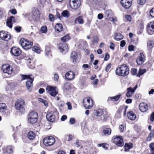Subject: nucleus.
<instances>
[{
    "instance_id": "1",
    "label": "nucleus",
    "mask_w": 154,
    "mask_h": 154,
    "mask_svg": "<svg viewBox=\"0 0 154 154\" xmlns=\"http://www.w3.org/2000/svg\"><path fill=\"white\" fill-rule=\"evenodd\" d=\"M116 73L118 75L125 76L129 73V68L127 65L123 64L116 69Z\"/></svg>"
},
{
    "instance_id": "2",
    "label": "nucleus",
    "mask_w": 154,
    "mask_h": 154,
    "mask_svg": "<svg viewBox=\"0 0 154 154\" xmlns=\"http://www.w3.org/2000/svg\"><path fill=\"white\" fill-rule=\"evenodd\" d=\"M38 117V114L36 112H31L29 113L28 116V122L30 124H34L37 121Z\"/></svg>"
},
{
    "instance_id": "3",
    "label": "nucleus",
    "mask_w": 154,
    "mask_h": 154,
    "mask_svg": "<svg viewBox=\"0 0 154 154\" xmlns=\"http://www.w3.org/2000/svg\"><path fill=\"white\" fill-rule=\"evenodd\" d=\"M20 43L22 47L25 50L30 48L32 45V42L23 38L20 39Z\"/></svg>"
},
{
    "instance_id": "4",
    "label": "nucleus",
    "mask_w": 154,
    "mask_h": 154,
    "mask_svg": "<svg viewBox=\"0 0 154 154\" xmlns=\"http://www.w3.org/2000/svg\"><path fill=\"white\" fill-rule=\"evenodd\" d=\"M21 80H24L29 79V80L27 81L26 83V86L28 89H29L32 87V82L34 80V78H31L30 77V75H21Z\"/></svg>"
},
{
    "instance_id": "5",
    "label": "nucleus",
    "mask_w": 154,
    "mask_h": 154,
    "mask_svg": "<svg viewBox=\"0 0 154 154\" xmlns=\"http://www.w3.org/2000/svg\"><path fill=\"white\" fill-rule=\"evenodd\" d=\"M44 144L46 146L53 145L55 142L54 138L51 136L45 137L43 140Z\"/></svg>"
},
{
    "instance_id": "6",
    "label": "nucleus",
    "mask_w": 154,
    "mask_h": 154,
    "mask_svg": "<svg viewBox=\"0 0 154 154\" xmlns=\"http://www.w3.org/2000/svg\"><path fill=\"white\" fill-rule=\"evenodd\" d=\"M83 104L86 109H91L93 105L92 99L90 97H86L83 100Z\"/></svg>"
},
{
    "instance_id": "7",
    "label": "nucleus",
    "mask_w": 154,
    "mask_h": 154,
    "mask_svg": "<svg viewBox=\"0 0 154 154\" xmlns=\"http://www.w3.org/2000/svg\"><path fill=\"white\" fill-rule=\"evenodd\" d=\"M103 112L102 109H95L94 111V115L95 118L98 121L102 120V116H103Z\"/></svg>"
},
{
    "instance_id": "8",
    "label": "nucleus",
    "mask_w": 154,
    "mask_h": 154,
    "mask_svg": "<svg viewBox=\"0 0 154 154\" xmlns=\"http://www.w3.org/2000/svg\"><path fill=\"white\" fill-rule=\"evenodd\" d=\"M113 142L118 146H123L124 143L122 136H116L114 137Z\"/></svg>"
},
{
    "instance_id": "9",
    "label": "nucleus",
    "mask_w": 154,
    "mask_h": 154,
    "mask_svg": "<svg viewBox=\"0 0 154 154\" xmlns=\"http://www.w3.org/2000/svg\"><path fill=\"white\" fill-rule=\"evenodd\" d=\"M56 87H53L51 86H48L46 87V91L50 95L55 97L57 93L56 91Z\"/></svg>"
},
{
    "instance_id": "10",
    "label": "nucleus",
    "mask_w": 154,
    "mask_h": 154,
    "mask_svg": "<svg viewBox=\"0 0 154 154\" xmlns=\"http://www.w3.org/2000/svg\"><path fill=\"white\" fill-rule=\"evenodd\" d=\"M80 0H70L69 5L71 8L76 9L78 8L80 5Z\"/></svg>"
},
{
    "instance_id": "11",
    "label": "nucleus",
    "mask_w": 154,
    "mask_h": 154,
    "mask_svg": "<svg viewBox=\"0 0 154 154\" xmlns=\"http://www.w3.org/2000/svg\"><path fill=\"white\" fill-rule=\"evenodd\" d=\"M2 69L4 72L8 74H11L13 71L12 67L8 64H4L2 66Z\"/></svg>"
},
{
    "instance_id": "12",
    "label": "nucleus",
    "mask_w": 154,
    "mask_h": 154,
    "mask_svg": "<svg viewBox=\"0 0 154 154\" xmlns=\"http://www.w3.org/2000/svg\"><path fill=\"white\" fill-rule=\"evenodd\" d=\"M24 100L23 99H18L15 103V107L17 109L21 111L23 110Z\"/></svg>"
},
{
    "instance_id": "13",
    "label": "nucleus",
    "mask_w": 154,
    "mask_h": 154,
    "mask_svg": "<svg viewBox=\"0 0 154 154\" xmlns=\"http://www.w3.org/2000/svg\"><path fill=\"white\" fill-rule=\"evenodd\" d=\"M0 38L3 40L7 41L10 39L11 36L8 32L1 31L0 32Z\"/></svg>"
},
{
    "instance_id": "14",
    "label": "nucleus",
    "mask_w": 154,
    "mask_h": 154,
    "mask_svg": "<svg viewBox=\"0 0 154 154\" xmlns=\"http://www.w3.org/2000/svg\"><path fill=\"white\" fill-rule=\"evenodd\" d=\"M10 52L12 55L17 57L21 54V51L18 48L14 47L11 48Z\"/></svg>"
},
{
    "instance_id": "15",
    "label": "nucleus",
    "mask_w": 154,
    "mask_h": 154,
    "mask_svg": "<svg viewBox=\"0 0 154 154\" xmlns=\"http://www.w3.org/2000/svg\"><path fill=\"white\" fill-rule=\"evenodd\" d=\"M14 147L11 146H8L2 148L3 153L5 154H11L13 153Z\"/></svg>"
},
{
    "instance_id": "16",
    "label": "nucleus",
    "mask_w": 154,
    "mask_h": 154,
    "mask_svg": "<svg viewBox=\"0 0 154 154\" xmlns=\"http://www.w3.org/2000/svg\"><path fill=\"white\" fill-rule=\"evenodd\" d=\"M59 49L60 51L63 54L66 53L68 51V46L65 43L59 45Z\"/></svg>"
},
{
    "instance_id": "17",
    "label": "nucleus",
    "mask_w": 154,
    "mask_h": 154,
    "mask_svg": "<svg viewBox=\"0 0 154 154\" xmlns=\"http://www.w3.org/2000/svg\"><path fill=\"white\" fill-rule=\"evenodd\" d=\"M147 31L149 34H152L154 33V22H151L148 23Z\"/></svg>"
},
{
    "instance_id": "18",
    "label": "nucleus",
    "mask_w": 154,
    "mask_h": 154,
    "mask_svg": "<svg viewBox=\"0 0 154 154\" xmlns=\"http://www.w3.org/2000/svg\"><path fill=\"white\" fill-rule=\"evenodd\" d=\"M131 0H121V3L125 8H129L131 5Z\"/></svg>"
},
{
    "instance_id": "19",
    "label": "nucleus",
    "mask_w": 154,
    "mask_h": 154,
    "mask_svg": "<svg viewBox=\"0 0 154 154\" xmlns=\"http://www.w3.org/2000/svg\"><path fill=\"white\" fill-rule=\"evenodd\" d=\"M145 57L143 53H141L136 60V62L138 65H140L144 62Z\"/></svg>"
},
{
    "instance_id": "20",
    "label": "nucleus",
    "mask_w": 154,
    "mask_h": 154,
    "mask_svg": "<svg viewBox=\"0 0 154 154\" xmlns=\"http://www.w3.org/2000/svg\"><path fill=\"white\" fill-rule=\"evenodd\" d=\"M15 22V18L13 16H11L8 18L7 20L6 25L7 26L11 28L12 26L13 23Z\"/></svg>"
},
{
    "instance_id": "21",
    "label": "nucleus",
    "mask_w": 154,
    "mask_h": 154,
    "mask_svg": "<svg viewBox=\"0 0 154 154\" xmlns=\"http://www.w3.org/2000/svg\"><path fill=\"white\" fill-rule=\"evenodd\" d=\"M139 108L141 112H146L148 110V106L146 103H142L140 104Z\"/></svg>"
},
{
    "instance_id": "22",
    "label": "nucleus",
    "mask_w": 154,
    "mask_h": 154,
    "mask_svg": "<svg viewBox=\"0 0 154 154\" xmlns=\"http://www.w3.org/2000/svg\"><path fill=\"white\" fill-rule=\"evenodd\" d=\"M75 76V74L72 71H69L66 73L65 78L68 80H71L73 79Z\"/></svg>"
},
{
    "instance_id": "23",
    "label": "nucleus",
    "mask_w": 154,
    "mask_h": 154,
    "mask_svg": "<svg viewBox=\"0 0 154 154\" xmlns=\"http://www.w3.org/2000/svg\"><path fill=\"white\" fill-rule=\"evenodd\" d=\"M77 58L78 55L77 53L75 51L72 52L70 58V60L73 63H75L76 62Z\"/></svg>"
},
{
    "instance_id": "24",
    "label": "nucleus",
    "mask_w": 154,
    "mask_h": 154,
    "mask_svg": "<svg viewBox=\"0 0 154 154\" xmlns=\"http://www.w3.org/2000/svg\"><path fill=\"white\" fill-rule=\"evenodd\" d=\"M46 117L48 121L51 122L54 121L55 119L54 115L51 112L48 113L46 115Z\"/></svg>"
},
{
    "instance_id": "25",
    "label": "nucleus",
    "mask_w": 154,
    "mask_h": 154,
    "mask_svg": "<svg viewBox=\"0 0 154 154\" xmlns=\"http://www.w3.org/2000/svg\"><path fill=\"white\" fill-rule=\"evenodd\" d=\"M127 92L126 94V96L128 97H131L134 92L133 91L132 88L131 87H129L127 89Z\"/></svg>"
},
{
    "instance_id": "26",
    "label": "nucleus",
    "mask_w": 154,
    "mask_h": 154,
    "mask_svg": "<svg viewBox=\"0 0 154 154\" xmlns=\"http://www.w3.org/2000/svg\"><path fill=\"white\" fill-rule=\"evenodd\" d=\"M128 118L131 120H134L136 118V116L133 112L130 111L127 112Z\"/></svg>"
},
{
    "instance_id": "27",
    "label": "nucleus",
    "mask_w": 154,
    "mask_h": 154,
    "mask_svg": "<svg viewBox=\"0 0 154 154\" xmlns=\"http://www.w3.org/2000/svg\"><path fill=\"white\" fill-rule=\"evenodd\" d=\"M45 55L48 58H51L52 57L50 49L48 46H46L45 49Z\"/></svg>"
},
{
    "instance_id": "28",
    "label": "nucleus",
    "mask_w": 154,
    "mask_h": 154,
    "mask_svg": "<svg viewBox=\"0 0 154 154\" xmlns=\"http://www.w3.org/2000/svg\"><path fill=\"white\" fill-rule=\"evenodd\" d=\"M7 109V106L5 103H0V112L3 113Z\"/></svg>"
},
{
    "instance_id": "29",
    "label": "nucleus",
    "mask_w": 154,
    "mask_h": 154,
    "mask_svg": "<svg viewBox=\"0 0 154 154\" xmlns=\"http://www.w3.org/2000/svg\"><path fill=\"white\" fill-rule=\"evenodd\" d=\"M36 136L35 134L32 131H29L27 134L28 138L31 140H33Z\"/></svg>"
},
{
    "instance_id": "30",
    "label": "nucleus",
    "mask_w": 154,
    "mask_h": 154,
    "mask_svg": "<svg viewBox=\"0 0 154 154\" xmlns=\"http://www.w3.org/2000/svg\"><path fill=\"white\" fill-rule=\"evenodd\" d=\"M111 133V130L109 128H106L103 131L102 134L104 135L108 136L110 135Z\"/></svg>"
},
{
    "instance_id": "31",
    "label": "nucleus",
    "mask_w": 154,
    "mask_h": 154,
    "mask_svg": "<svg viewBox=\"0 0 154 154\" xmlns=\"http://www.w3.org/2000/svg\"><path fill=\"white\" fill-rule=\"evenodd\" d=\"M133 145L132 143H126L124 146L125 150L126 152H128L129 149L133 147Z\"/></svg>"
},
{
    "instance_id": "32",
    "label": "nucleus",
    "mask_w": 154,
    "mask_h": 154,
    "mask_svg": "<svg viewBox=\"0 0 154 154\" xmlns=\"http://www.w3.org/2000/svg\"><path fill=\"white\" fill-rule=\"evenodd\" d=\"M115 39L117 41H119L123 38V36L120 33H116L115 35Z\"/></svg>"
},
{
    "instance_id": "33",
    "label": "nucleus",
    "mask_w": 154,
    "mask_h": 154,
    "mask_svg": "<svg viewBox=\"0 0 154 154\" xmlns=\"http://www.w3.org/2000/svg\"><path fill=\"white\" fill-rule=\"evenodd\" d=\"M154 137V130L153 129L151 131L149 134L148 137L146 138L147 141H150L151 140L152 137Z\"/></svg>"
},
{
    "instance_id": "34",
    "label": "nucleus",
    "mask_w": 154,
    "mask_h": 154,
    "mask_svg": "<svg viewBox=\"0 0 154 154\" xmlns=\"http://www.w3.org/2000/svg\"><path fill=\"white\" fill-rule=\"evenodd\" d=\"M71 84L69 83H65L63 86L64 91H69L71 88Z\"/></svg>"
},
{
    "instance_id": "35",
    "label": "nucleus",
    "mask_w": 154,
    "mask_h": 154,
    "mask_svg": "<svg viewBox=\"0 0 154 154\" xmlns=\"http://www.w3.org/2000/svg\"><path fill=\"white\" fill-rule=\"evenodd\" d=\"M147 47L149 49H152L154 46V42L152 41H149L148 42Z\"/></svg>"
},
{
    "instance_id": "36",
    "label": "nucleus",
    "mask_w": 154,
    "mask_h": 154,
    "mask_svg": "<svg viewBox=\"0 0 154 154\" xmlns=\"http://www.w3.org/2000/svg\"><path fill=\"white\" fill-rule=\"evenodd\" d=\"M70 39V37L68 35H66L61 38V40L63 42L68 41Z\"/></svg>"
},
{
    "instance_id": "37",
    "label": "nucleus",
    "mask_w": 154,
    "mask_h": 154,
    "mask_svg": "<svg viewBox=\"0 0 154 154\" xmlns=\"http://www.w3.org/2000/svg\"><path fill=\"white\" fill-rule=\"evenodd\" d=\"M62 16L66 17H68L69 16V11L67 10H64L62 13Z\"/></svg>"
},
{
    "instance_id": "38",
    "label": "nucleus",
    "mask_w": 154,
    "mask_h": 154,
    "mask_svg": "<svg viewBox=\"0 0 154 154\" xmlns=\"http://www.w3.org/2000/svg\"><path fill=\"white\" fill-rule=\"evenodd\" d=\"M75 23H78L80 24H82L83 23V20L80 17H78L75 20Z\"/></svg>"
},
{
    "instance_id": "39",
    "label": "nucleus",
    "mask_w": 154,
    "mask_h": 154,
    "mask_svg": "<svg viewBox=\"0 0 154 154\" xmlns=\"http://www.w3.org/2000/svg\"><path fill=\"white\" fill-rule=\"evenodd\" d=\"M146 72V69H140L139 71V73L137 75V76L140 77V76Z\"/></svg>"
},
{
    "instance_id": "40",
    "label": "nucleus",
    "mask_w": 154,
    "mask_h": 154,
    "mask_svg": "<svg viewBox=\"0 0 154 154\" xmlns=\"http://www.w3.org/2000/svg\"><path fill=\"white\" fill-rule=\"evenodd\" d=\"M32 50L33 51H35L37 53H39L40 51V49L37 46H35L33 47L32 48Z\"/></svg>"
},
{
    "instance_id": "41",
    "label": "nucleus",
    "mask_w": 154,
    "mask_h": 154,
    "mask_svg": "<svg viewBox=\"0 0 154 154\" xmlns=\"http://www.w3.org/2000/svg\"><path fill=\"white\" fill-rule=\"evenodd\" d=\"M121 95H118L115 97H110V99L113 100L114 101H117L118 100L120 97Z\"/></svg>"
},
{
    "instance_id": "42",
    "label": "nucleus",
    "mask_w": 154,
    "mask_h": 154,
    "mask_svg": "<svg viewBox=\"0 0 154 154\" xmlns=\"http://www.w3.org/2000/svg\"><path fill=\"white\" fill-rule=\"evenodd\" d=\"M40 31L42 33H46L47 31V29L46 26H42L41 28Z\"/></svg>"
},
{
    "instance_id": "43",
    "label": "nucleus",
    "mask_w": 154,
    "mask_h": 154,
    "mask_svg": "<svg viewBox=\"0 0 154 154\" xmlns=\"http://www.w3.org/2000/svg\"><path fill=\"white\" fill-rule=\"evenodd\" d=\"M75 144L77 147H80V149L82 148V146L79 140H77L75 143Z\"/></svg>"
},
{
    "instance_id": "44",
    "label": "nucleus",
    "mask_w": 154,
    "mask_h": 154,
    "mask_svg": "<svg viewBox=\"0 0 154 154\" xmlns=\"http://www.w3.org/2000/svg\"><path fill=\"white\" fill-rule=\"evenodd\" d=\"M38 100L39 101L41 102H42V103H43L45 106H48V103L46 101L41 98H38Z\"/></svg>"
},
{
    "instance_id": "45",
    "label": "nucleus",
    "mask_w": 154,
    "mask_h": 154,
    "mask_svg": "<svg viewBox=\"0 0 154 154\" xmlns=\"http://www.w3.org/2000/svg\"><path fill=\"white\" fill-rule=\"evenodd\" d=\"M49 19L50 21L51 22H54L55 20V18L54 16L51 14H50L48 16Z\"/></svg>"
},
{
    "instance_id": "46",
    "label": "nucleus",
    "mask_w": 154,
    "mask_h": 154,
    "mask_svg": "<svg viewBox=\"0 0 154 154\" xmlns=\"http://www.w3.org/2000/svg\"><path fill=\"white\" fill-rule=\"evenodd\" d=\"M65 137L66 138L68 137L67 139L68 141L71 140L73 138V136L71 134L66 135H65Z\"/></svg>"
},
{
    "instance_id": "47",
    "label": "nucleus",
    "mask_w": 154,
    "mask_h": 154,
    "mask_svg": "<svg viewBox=\"0 0 154 154\" xmlns=\"http://www.w3.org/2000/svg\"><path fill=\"white\" fill-rule=\"evenodd\" d=\"M106 145H108L107 144H106L105 143H101V144H98L99 146H102L104 149L105 150H106L108 149V147L106 146Z\"/></svg>"
},
{
    "instance_id": "48",
    "label": "nucleus",
    "mask_w": 154,
    "mask_h": 154,
    "mask_svg": "<svg viewBox=\"0 0 154 154\" xmlns=\"http://www.w3.org/2000/svg\"><path fill=\"white\" fill-rule=\"evenodd\" d=\"M39 15V11L38 9H35V11L33 12V15L34 16H38Z\"/></svg>"
},
{
    "instance_id": "49",
    "label": "nucleus",
    "mask_w": 154,
    "mask_h": 154,
    "mask_svg": "<svg viewBox=\"0 0 154 154\" xmlns=\"http://www.w3.org/2000/svg\"><path fill=\"white\" fill-rule=\"evenodd\" d=\"M146 2V0H138L137 3L139 5H143Z\"/></svg>"
},
{
    "instance_id": "50",
    "label": "nucleus",
    "mask_w": 154,
    "mask_h": 154,
    "mask_svg": "<svg viewBox=\"0 0 154 154\" xmlns=\"http://www.w3.org/2000/svg\"><path fill=\"white\" fill-rule=\"evenodd\" d=\"M131 72L133 75H135L137 73V70L136 69H132L131 70Z\"/></svg>"
},
{
    "instance_id": "51",
    "label": "nucleus",
    "mask_w": 154,
    "mask_h": 154,
    "mask_svg": "<svg viewBox=\"0 0 154 154\" xmlns=\"http://www.w3.org/2000/svg\"><path fill=\"white\" fill-rule=\"evenodd\" d=\"M98 61L97 60H96L93 63L94 65L95 66L94 68L95 69H97L98 68V66L97 65L98 63Z\"/></svg>"
},
{
    "instance_id": "52",
    "label": "nucleus",
    "mask_w": 154,
    "mask_h": 154,
    "mask_svg": "<svg viewBox=\"0 0 154 154\" xmlns=\"http://www.w3.org/2000/svg\"><path fill=\"white\" fill-rule=\"evenodd\" d=\"M69 122L71 124L73 125L75 123V119L72 118L70 119Z\"/></svg>"
},
{
    "instance_id": "53",
    "label": "nucleus",
    "mask_w": 154,
    "mask_h": 154,
    "mask_svg": "<svg viewBox=\"0 0 154 154\" xmlns=\"http://www.w3.org/2000/svg\"><path fill=\"white\" fill-rule=\"evenodd\" d=\"M21 29V28L20 26H15L14 28L15 30L18 32H19Z\"/></svg>"
},
{
    "instance_id": "54",
    "label": "nucleus",
    "mask_w": 154,
    "mask_h": 154,
    "mask_svg": "<svg viewBox=\"0 0 154 154\" xmlns=\"http://www.w3.org/2000/svg\"><path fill=\"white\" fill-rule=\"evenodd\" d=\"M63 29L62 25L60 23H58V32L62 31Z\"/></svg>"
},
{
    "instance_id": "55",
    "label": "nucleus",
    "mask_w": 154,
    "mask_h": 154,
    "mask_svg": "<svg viewBox=\"0 0 154 154\" xmlns=\"http://www.w3.org/2000/svg\"><path fill=\"white\" fill-rule=\"evenodd\" d=\"M150 14L151 17H154V8H152L150 11Z\"/></svg>"
},
{
    "instance_id": "56",
    "label": "nucleus",
    "mask_w": 154,
    "mask_h": 154,
    "mask_svg": "<svg viewBox=\"0 0 154 154\" xmlns=\"http://www.w3.org/2000/svg\"><path fill=\"white\" fill-rule=\"evenodd\" d=\"M31 62H30L28 64V66L30 68L33 69L35 68V64L34 63H33L31 65Z\"/></svg>"
},
{
    "instance_id": "57",
    "label": "nucleus",
    "mask_w": 154,
    "mask_h": 154,
    "mask_svg": "<svg viewBox=\"0 0 154 154\" xmlns=\"http://www.w3.org/2000/svg\"><path fill=\"white\" fill-rule=\"evenodd\" d=\"M134 46L132 45L129 46L128 47V50L130 51H134Z\"/></svg>"
},
{
    "instance_id": "58",
    "label": "nucleus",
    "mask_w": 154,
    "mask_h": 154,
    "mask_svg": "<svg viewBox=\"0 0 154 154\" xmlns=\"http://www.w3.org/2000/svg\"><path fill=\"white\" fill-rule=\"evenodd\" d=\"M126 19L129 21H130L131 20V17L130 15H127L125 16Z\"/></svg>"
},
{
    "instance_id": "59",
    "label": "nucleus",
    "mask_w": 154,
    "mask_h": 154,
    "mask_svg": "<svg viewBox=\"0 0 154 154\" xmlns=\"http://www.w3.org/2000/svg\"><path fill=\"white\" fill-rule=\"evenodd\" d=\"M111 67V64H109L106 67L105 70L106 72H108L109 69Z\"/></svg>"
},
{
    "instance_id": "60",
    "label": "nucleus",
    "mask_w": 154,
    "mask_h": 154,
    "mask_svg": "<svg viewBox=\"0 0 154 154\" xmlns=\"http://www.w3.org/2000/svg\"><path fill=\"white\" fill-rule=\"evenodd\" d=\"M109 55L107 53L106 54L105 57L104 58V60L105 61L107 60L109 58Z\"/></svg>"
},
{
    "instance_id": "61",
    "label": "nucleus",
    "mask_w": 154,
    "mask_h": 154,
    "mask_svg": "<svg viewBox=\"0 0 154 154\" xmlns=\"http://www.w3.org/2000/svg\"><path fill=\"white\" fill-rule=\"evenodd\" d=\"M54 79L56 81H58V74L57 73H55L54 75Z\"/></svg>"
},
{
    "instance_id": "62",
    "label": "nucleus",
    "mask_w": 154,
    "mask_h": 154,
    "mask_svg": "<svg viewBox=\"0 0 154 154\" xmlns=\"http://www.w3.org/2000/svg\"><path fill=\"white\" fill-rule=\"evenodd\" d=\"M115 46V45L112 42H111L110 43V45L109 46V48L110 49L113 50L114 49V47Z\"/></svg>"
},
{
    "instance_id": "63",
    "label": "nucleus",
    "mask_w": 154,
    "mask_h": 154,
    "mask_svg": "<svg viewBox=\"0 0 154 154\" xmlns=\"http://www.w3.org/2000/svg\"><path fill=\"white\" fill-rule=\"evenodd\" d=\"M125 42L124 40H122L121 42L120 46L123 47L125 45Z\"/></svg>"
},
{
    "instance_id": "64",
    "label": "nucleus",
    "mask_w": 154,
    "mask_h": 154,
    "mask_svg": "<svg viewBox=\"0 0 154 154\" xmlns=\"http://www.w3.org/2000/svg\"><path fill=\"white\" fill-rule=\"evenodd\" d=\"M150 119L152 121H153L154 120V112L152 113L151 114L150 117Z\"/></svg>"
}]
</instances>
